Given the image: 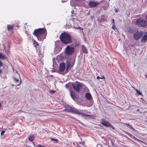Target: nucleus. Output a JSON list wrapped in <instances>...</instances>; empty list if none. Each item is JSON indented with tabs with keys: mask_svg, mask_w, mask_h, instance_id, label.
I'll return each mask as SVG.
<instances>
[{
	"mask_svg": "<svg viewBox=\"0 0 147 147\" xmlns=\"http://www.w3.org/2000/svg\"><path fill=\"white\" fill-rule=\"evenodd\" d=\"M67 110H68V111L69 112L73 113H76L79 114H81L82 115V116H86L85 114L83 113L82 112L79 111H78L76 109H75L73 108L69 107V109H67Z\"/></svg>",
	"mask_w": 147,
	"mask_h": 147,
	"instance_id": "obj_7",
	"label": "nucleus"
},
{
	"mask_svg": "<svg viewBox=\"0 0 147 147\" xmlns=\"http://www.w3.org/2000/svg\"><path fill=\"white\" fill-rule=\"evenodd\" d=\"M99 3L97 2L94 1H90L88 5L90 7H95L99 4Z\"/></svg>",
	"mask_w": 147,
	"mask_h": 147,
	"instance_id": "obj_9",
	"label": "nucleus"
},
{
	"mask_svg": "<svg viewBox=\"0 0 147 147\" xmlns=\"http://www.w3.org/2000/svg\"><path fill=\"white\" fill-rule=\"evenodd\" d=\"M145 18H147V15H146Z\"/></svg>",
	"mask_w": 147,
	"mask_h": 147,
	"instance_id": "obj_41",
	"label": "nucleus"
},
{
	"mask_svg": "<svg viewBox=\"0 0 147 147\" xmlns=\"http://www.w3.org/2000/svg\"><path fill=\"white\" fill-rule=\"evenodd\" d=\"M26 147H32L29 146H26Z\"/></svg>",
	"mask_w": 147,
	"mask_h": 147,
	"instance_id": "obj_43",
	"label": "nucleus"
},
{
	"mask_svg": "<svg viewBox=\"0 0 147 147\" xmlns=\"http://www.w3.org/2000/svg\"><path fill=\"white\" fill-rule=\"evenodd\" d=\"M100 78L101 79H105V78L104 76H103L101 77H100Z\"/></svg>",
	"mask_w": 147,
	"mask_h": 147,
	"instance_id": "obj_30",
	"label": "nucleus"
},
{
	"mask_svg": "<svg viewBox=\"0 0 147 147\" xmlns=\"http://www.w3.org/2000/svg\"><path fill=\"white\" fill-rule=\"evenodd\" d=\"M65 86H66V88H67V85H65Z\"/></svg>",
	"mask_w": 147,
	"mask_h": 147,
	"instance_id": "obj_40",
	"label": "nucleus"
},
{
	"mask_svg": "<svg viewBox=\"0 0 147 147\" xmlns=\"http://www.w3.org/2000/svg\"><path fill=\"white\" fill-rule=\"evenodd\" d=\"M112 28L113 30H115V24H113V26L112 27Z\"/></svg>",
	"mask_w": 147,
	"mask_h": 147,
	"instance_id": "obj_27",
	"label": "nucleus"
},
{
	"mask_svg": "<svg viewBox=\"0 0 147 147\" xmlns=\"http://www.w3.org/2000/svg\"><path fill=\"white\" fill-rule=\"evenodd\" d=\"M51 140H53V141H56V142H58V140L57 139H54L53 138H51Z\"/></svg>",
	"mask_w": 147,
	"mask_h": 147,
	"instance_id": "obj_26",
	"label": "nucleus"
},
{
	"mask_svg": "<svg viewBox=\"0 0 147 147\" xmlns=\"http://www.w3.org/2000/svg\"><path fill=\"white\" fill-rule=\"evenodd\" d=\"M100 77H99V76H98L97 77V79H99V78H100Z\"/></svg>",
	"mask_w": 147,
	"mask_h": 147,
	"instance_id": "obj_36",
	"label": "nucleus"
},
{
	"mask_svg": "<svg viewBox=\"0 0 147 147\" xmlns=\"http://www.w3.org/2000/svg\"><path fill=\"white\" fill-rule=\"evenodd\" d=\"M111 127H112L113 129H114V128L111 125Z\"/></svg>",
	"mask_w": 147,
	"mask_h": 147,
	"instance_id": "obj_37",
	"label": "nucleus"
},
{
	"mask_svg": "<svg viewBox=\"0 0 147 147\" xmlns=\"http://www.w3.org/2000/svg\"><path fill=\"white\" fill-rule=\"evenodd\" d=\"M71 16H76L77 14V13L76 11H75L74 10H72L71 11Z\"/></svg>",
	"mask_w": 147,
	"mask_h": 147,
	"instance_id": "obj_17",
	"label": "nucleus"
},
{
	"mask_svg": "<svg viewBox=\"0 0 147 147\" xmlns=\"http://www.w3.org/2000/svg\"><path fill=\"white\" fill-rule=\"evenodd\" d=\"M70 94H71V98H73L74 97V95L73 94V92H71V90H70Z\"/></svg>",
	"mask_w": 147,
	"mask_h": 147,
	"instance_id": "obj_20",
	"label": "nucleus"
},
{
	"mask_svg": "<svg viewBox=\"0 0 147 147\" xmlns=\"http://www.w3.org/2000/svg\"><path fill=\"white\" fill-rule=\"evenodd\" d=\"M112 22H113V24H115V22H114V20L113 19V20H112Z\"/></svg>",
	"mask_w": 147,
	"mask_h": 147,
	"instance_id": "obj_34",
	"label": "nucleus"
},
{
	"mask_svg": "<svg viewBox=\"0 0 147 147\" xmlns=\"http://www.w3.org/2000/svg\"><path fill=\"white\" fill-rule=\"evenodd\" d=\"M3 65L2 63L0 61V67H2Z\"/></svg>",
	"mask_w": 147,
	"mask_h": 147,
	"instance_id": "obj_29",
	"label": "nucleus"
},
{
	"mask_svg": "<svg viewBox=\"0 0 147 147\" xmlns=\"http://www.w3.org/2000/svg\"><path fill=\"white\" fill-rule=\"evenodd\" d=\"M12 86H14V85L12 84Z\"/></svg>",
	"mask_w": 147,
	"mask_h": 147,
	"instance_id": "obj_45",
	"label": "nucleus"
},
{
	"mask_svg": "<svg viewBox=\"0 0 147 147\" xmlns=\"http://www.w3.org/2000/svg\"><path fill=\"white\" fill-rule=\"evenodd\" d=\"M76 7V6H75L74 7V8H75V7Z\"/></svg>",
	"mask_w": 147,
	"mask_h": 147,
	"instance_id": "obj_46",
	"label": "nucleus"
},
{
	"mask_svg": "<svg viewBox=\"0 0 147 147\" xmlns=\"http://www.w3.org/2000/svg\"><path fill=\"white\" fill-rule=\"evenodd\" d=\"M17 77L16 78H13L14 80V81L16 82H18L19 81V78H20V75L19 74L17 73Z\"/></svg>",
	"mask_w": 147,
	"mask_h": 147,
	"instance_id": "obj_14",
	"label": "nucleus"
},
{
	"mask_svg": "<svg viewBox=\"0 0 147 147\" xmlns=\"http://www.w3.org/2000/svg\"><path fill=\"white\" fill-rule=\"evenodd\" d=\"M136 23L137 25L140 26H145L147 25V22L144 19H138Z\"/></svg>",
	"mask_w": 147,
	"mask_h": 147,
	"instance_id": "obj_5",
	"label": "nucleus"
},
{
	"mask_svg": "<svg viewBox=\"0 0 147 147\" xmlns=\"http://www.w3.org/2000/svg\"><path fill=\"white\" fill-rule=\"evenodd\" d=\"M45 32H46V30L45 28H40L35 30L33 32V34L37 37L38 39L41 40L42 38H40V36Z\"/></svg>",
	"mask_w": 147,
	"mask_h": 147,
	"instance_id": "obj_2",
	"label": "nucleus"
},
{
	"mask_svg": "<svg viewBox=\"0 0 147 147\" xmlns=\"http://www.w3.org/2000/svg\"><path fill=\"white\" fill-rule=\"evenodd\" d=\"M133 138H134V140H136L137 141H140V142H142L143 143V142L142 141L139 140V139H138L137 138H136L135 137H133Z\"/></svg>",
	"mask_w": 147,
	"mask_h": 147,
	"instance_id": "obj_21",
	"label": "nucleus"
},
{
	"mask_svg": "<svg viewBox=\"0 0 147 147\" xmlns=\"http://www.w3.org/2000/svg\"><path fill=\"white\" fill-rule=\"evenodd\" d=\"M5 131H3V130L1 131V136H2L3 135V134L5 133Z\"/></svg>",
	"mask_w": 147,
	"mask_h": 147,
	"instance_id": "obj_23",
	"label": "nucleus"
},
{
	"mask_svg": "<svg viewBox=\"0 0 147 147\" xmlns=\"http://www.w3.org/2000/svg\"><path fill=\"white\" fill-rule=\"evenodd\" d=\"M101 123L103 125L106 127H109L111 126V124L110 123L107 121H105L104 119H102Z\"/></svg>",
	"mask_w": 147,
	"mask_h": 147,
	"instance_id": "obj_10",
	"label": "nucleus"
},
{
	"mask_svg": "<svg viewBox=\"0 0 147 147\" xmlns=\"http://www.w3.org/2000/svg\"><path fill=\"white\" fill-rule=\"evenodd\" d=\"M1 104L0 103V108H1Z\"/></svg>",
	"mask_w": 147,
	"mask_h": 147,
	"instance_id": "obj_42",
	"label": "nucleus"
},
{
	"mask_svg": "<svg viewBox=\"0 0 147 147\" xmlns=\"http://www.w3.org/2000/svg\"><path fill=\"white\" fill-rule=\"evenodd\" d=\"M82 51L83 52L85 53H88V51L86 48L84 46H82Z\"/></svg>",
	"mask_w": 147,
	"mask_h": 147,
	"instance_id": "obj_16",
	"label": "nucleus"
},
{
	"mask_svg": "<svg viewBox=\"0 0 147 147\" xmlns=\"http://www.w3.org/2000/svg\"><path fill=\"white\" fill-rule=\"evenodd\" d=\"M127 134L131 137L132 138H133V137H134L132 134L129 133H127Z\"/></svg>",
	"mask_w": 147,
	"mask_h": 147,
	"instance_id": "obj_24",
	"label": "nucleus"
},
{
	"mask_svg": "<svg viewBox=\"0 0 147 147\" xmlns=\"http://www.w3.org/2000/svg\"><path fill=\"white\" fill-rule=\"evenodd\" d=\"M129 127H130V128H131V129H134V130H135V129H134V128H133L132 127H131V126L130 125V126H129Z\"/></svg>",
	"mask_w": 147,
	"mask_h": 147,
	"instance_id": "obj_33",
	"label": "nucleus"
},
{
	"mask_svg": "<svg viewBox=\"0 0 147 147\" xmlns=\"http://www.w3.org/2000/svg\"><path fill=\"white\" fill-rule=\"evenodd\" d=\"M55 92V91L53 90H52L50 91V92L53 94Z\"/></svg>",
	"mask_w": 147,
	"mask_h": 147,
	"instance_id": "obj_25",
	"label": "nucleus"
},
{
	"mask_svg": "<svg viewBox=\"0 0 147 147\" xmlns=\"http://www.w3.org/2000/svg\"><path fill=\"white\" fill-rule=\"evenodd\" d=\"M35 139V137L33 135H32L30 136L28 138V140L30 141H32Z\"/></svg>",
	"mask_w": 147,
	"mask_h": 147,
	"instance_id": "obj_15",
	"label": "nucleus"
},
{
	"mask_svg": "<svg viewBox=\"0 0 147 147\" xmlns=\"http://www.w3.org/2000/svg\"><path fill=\"white\" fill-rule=\"evenodd\" d=\"M74 51V48L71 45L67 46L65 49V53L67 55H72Z\"/></svg>",
	"mask_w": 147,
	"mask_h": 147,
	"instance_id": "obj_3",
	"label": "nucleus"
},
{
	"mask_svg": "<svg viewBox=\"0 0 147 147\" xmlns=\"http://www.w3.org/2000/svg\"><path fill=\"white\" fill-rule=\"evenodd\" d=\"M0 59H6L5 56L1 53H0Z\"/></svg>",
	"mask_w": 147,
	"mask_h": 147,
	"instance_id": "obj_19",
	"label": "nucleus"
},
{
	"mask_svg": "<svg viewBox=\"0 0 147 147\" xmlns=\"http://www.w3.org/2000/svg\"><path fill=\"white\" fill-rule=\"evenodd\" d=\"M36 43L37 44V45L38 46V45H38V44L36 42Z\"/></svg>",
	"mask_w": 147,
	"mask_h": 147,
	"instance_id": "obj_39",
	"label": "nucleus"
},
{
	"mask_svg": "<svg viewBox=\"0 0 147 147\" xmlns=\"http://www.w3.org/2000/svg\"><path fill=\"white\" fill-rule=\"evenodd\" d=\"M86 98L88 100H91L92 98L91 94L89 93H87L86 94Z\"/></svg>",
	"mask_w": 147,
	"mask_h": 147,
	"instance_id": "obj_13",
	"label": "nucleus"
},
{
	"mask_svg": "<svg viewBox=\"0 0 147 147\" xmlns=\"http://www.w3.org/2000/svg\"><path fill=\"white\" fill-rule=\"evenodd\" d=\"M72 85L74 89L78 91H80V89L82 87V84L78 82H76L74 84H73Z\"/></svg>",
	"mask_w": 147,
	"mask_h": 147,
	"instance_id": "obj_6",
	"label": "nucleus"
},
{
	"mask_svg": "<svg viewBox=\"0 0 147 147\" xmlns=\"http://www.w3.org/2000/svg\"><path fill=\"white\" fill-rule=\"evenodd\" d=\"M124 124L126 125H127V126H130V125L128 123H124Z\"/></svg>",
	"mask_w": 147,
	"mask_h": 147,
	"instance_id": "obj_31",
	"label": "nucleus"
},
{
	"mask_svg": "<svg viewBox=\"0 0 147 147\" xmlns=\"http://www.w3.org/2000/svg\"><path fill=\"white\" fill-rule=\"evenodd\" d=\"M59 38L61 42L66 45L70 44L72 42L71 36L65 32L62 33L60 35Z\"/></svg>",
	"mask_w": 147,
	"mask_h": 147,
	"instance_id": "obj_1",
	"label": "nucleus"
},
{
	"mask_svg": "<svg viewBox=\"0 0 147 147\" xmlns=\"http://www.w3.org/2000/svg\"><path fill=\"white\" fill-rule=\"evenodd\" d=\"M21 80H20V82L19 84H18V85H16V86H17V85H18V86H19V85H20L21 84Z\"/></svg>",
	"mask_w": 147,
	"mask_h": 147,
	"instance_id": "obj_32",
	"label": "nucleus"
},
{
	"mask_svg": "<svg viewBox=\"0 0 147 147\" xmlns=\"http://www.w3.org/2000/svg\"><path fill=\"white\" fill-rule=\"evenodd\" d=\"M135 90H136V91L139 94V95H141L142 94V93L141 92H140L139 91H140L139 90H138L137 89H136V88H135Z\"/></svg>",
	"mask_w": 147,
	"mask_h": 147,
	"instance_id": "obj_22",
	"label": "nucleus"
},
{
	"mask_svg": "<svg viewBox=\"0 0 147 147\" xmlns=\"http://www.w3.org/2000/svg\"><path fill=\"white\" fill-rule=\"evenodd\" d=\"M66 68L65 70V73H67L68 72V69H69V67L71 65V64L70 63V62L69 61L67 60L66 62Z\"/></svg>",
	"mask_w": 147,
	"mask_h": 147,
	"instance_id": "obj_11",
	"label": "nucleus"
},
{
	"mask_svg": "<svg viewBox=\"0 0 147 147\" xmlns=\"http://www.w3.org/2000/svg\"><path fill=\"white\" fill-rule=\"evenodd\" d=\"M9 53V52L8 51V52H7V53Z\"/></svg>",
	"mask_w": 147,
	"mask_h": 147,
	"instance_id": "obj_44",
	"label": "nucleus"
},
{
	"mask_svg": "<svg viewBox=\"0 0 147 147\" xmlns=\"http://www.w3.org/2000/svg\"><path fill=\"white\" fill-rule=\"evenodd\" d=\"M38 147H46L44 146H42L40 145H39L38 146Z\"/></svg>",
	"mask_w": 147,
	"mask_h": 147,
	"instance_id": "obj_28",
	"label": "nucleus"
},
{
	"mask_svg": "<svg viewBox=\"0 0 147 147\" xmlns=\"http://www.w3.org/2000/svg\"><path fill=\"white\" fill-rule=\"evenodd\" d=\"M146 40H147V32L145 33L144 36L142 37L141 40V42H145Z\"/></svg>",
	"mask_w": 147,
	"mask_h": 147,
	"instance_id": "obj_12",
	"label": "nucleus"
},
{
	"mask_svg": "<svg viewBox=\"0 0 147 147\" xmlns=\"http://www.w3.org/2000/svg\"><path fill=\"white\" fill-rule=\"evenodd\" d=\"M143 35L142 31H137L134 33L133 38L136 40H138L140 39Z\"/></svg>",
	"mask_w": 147,
	"mask_h": 147,
	"instance_id": "obj_4",
	"label": "nucleus"
},
{
	"mask_svg": "<svg viewBox=\"0 0 147 147\" xmlns=\"http://www.w3.org/2000/svg\"><path fill=\"white\" fill-rule=\"evenodd\" d=\"M65 64L64 63H61L60 64L59 69V73L64 74L65 73V72L64 71L65 69Z\"/></svg>",
	"mask_w": 147,
	"mask_h": 147,
	"instance_id": "obj_8",
	"label": "nucleus"
},
{
	"mask_svg": "<svg viewBox=\"0 0 147 147\" xmlns=\"http://www.w3.org/2000/svg\"><path fill=\"white\" fill-rule=\"evenodd\" d=\"M2 70L1 69H0V74L1 73H2Z\"/></svg>",
	"mask_w": 147,
	"mask_h": 147,
	"instance_id": "obj_38",
	"label": "nucleus"
},
{
	"mask_svg": "<svg viewBox=\"0 0 147 147\" xmlns=\"http://www.w3.org/2000/svg\"><path fill=\"white\" fill-rule=\"evenodd\" d=\"M13 26L12 25H7V29L9 30L13 29Z\"/></svg>",
	"mask_w": 147,
	"mask_h": 147,
	"instance_id": "obj_18",
	"label": "nucleus"
},
{
	"mask_svg": "<svg viewBox=\"0 0 147 147\" xmlns=\"http://www.w3.org/2000/svg\"><path fill=\"white\" fill-rule=\"evenodd\" d=\"M115 12L116 13H117L118 12V10L117 9H115Z\"/></svg>",
	"mask_w": 147,
	"mask_h": 147,
	"instance_id": "obj_35",
	"label": "nucleus"
}]
</instances>
